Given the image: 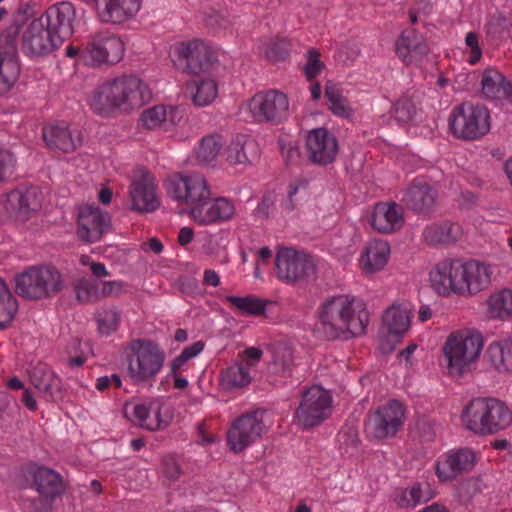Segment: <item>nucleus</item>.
Wrapping results in <instances>:
<instances>
[{
	"label": "nucleus",
	"instance_id": "5",
	"mask_svg": "<svg viewBox=\"0 0 512 512\" xmlns=\"http://www.w3.org/2000/svg\"><path fill=\"white\" fill-rule=\"evenodd\" d=\"M167 195L179 204L177 213L188 220L202 216V206L211 198L206 178L197 172L170 175L165 181Z\"/></svg>",
	"mask_w": 512,
	"mask_h": 512
},
{
	"label": "nucleus",
	"instance_id": "48",
	"mask_svg": "<svg viewBox=\"0 0 512 512\" xmlns=\"http://www.w3.org/2000/svg\"><path fill=\"white\" fill-rule=\"evenodd\" d=\"M77 224H109V213L101 210L96 204H83L78 207Z\"/></svg>",
	"mask_w": 512,
	"mask_h": 512
},
{
	"label": "nucleus",
	"instance_id": "60",
	"mask_svg": "<svg viewBox=\"0 0 512 512\" xmlns=\"http://www.w3.org/2000/svg\"><path fill=\"white\" fill-rule=\"evenodd\" d=\"M106 226H78L77 235L85 242H95L106 232Z\"/></svg>",
	"mask_w": 512,
	"mask_h": 512
},
{
	"label": "nucleus",
	"instance_id": "8",
	"mask_svg": "<svg viewBox=\"0 0 512 512\" xmlns=\"http://www.w3.org/2000/svg\"><path fill=\"white\" fill-rule=\"evenodd\" d=\"M61 284V272L52 265H33L16 277L15 291L29 300L50 297Z\"/></svg>",
	"mask_w": 512,
	"mask_h": 512
},
{
	"label": "nucleus",
	"instance_id": "16",
	"mask_svg": "<svg viewBox=\"0 0 512 512\" xmlns=\"http://www.w3.org/2000/svg\"><path fill=\"white\" fill-rule=\"evenodd\" d=\"M247 109L256 122L279 124L288 117L289 101L283 92L272 89L256 93L248 101Z\"/></svg>",
	"mask_w": 512,
	"mask_h": 512
},
{
	"label": "nucleus",
	"instance_id": "64",
	"mask_svg": "<svg viewBox=\"0 0 512 512\" xmlns=\"http://www.w3.org/2000/svg\"><path fill=\"white\" fill-rule=\"evenodd\" d=\"M204 349V343L197 341L187 347H185L180 353L187 361L200 354Z\"/></svg>",
	"mask_w": 512,
	"mask_h": 512
},
{
	"label": "nucleus",
	"instance_id": "18",
	"mask_svg": "<svg viewBox=\"0 0 512 512\" xmlns=\"http://www.w3.org/2000/svg\"><path fill=\"white\" fill-rule=\"evenodd\" d=\"M404 419L402 404L391 400L375 410L366 423V432L377 440L392 438L401 429Z\"/></svg>",
	"mask_w": 512,
	"mask_h": 512
},
{
	"label": "nucleus",
	"instance_id": "61",
	"mask_svg": "<svg viewBox=\"0 0 512 512\" xmlns=\"http://www.w3.org/2000/svg\"><path fill=\"white\" fill-rule=\"evenodd\" d=\"M275 201L276 194L274 192L265 194L255 210L257 218L263 220L268 217L271 213V207L274 205Z\"/></svg>",
	"mask_w": 512,
	"mask_h": 512
},
{
	"label": "nucleus",
	"instance_id": "45",
	"mask_svg": "<svg viewBox=\"0 0 512 512\" xmlns=\"http://www.w3.org/2000/svg\"><path fill=\"white\" fill-rule=\"evenodd\" d=\"M226 301L238 309L241 314L247 315H262L267 307V301L254 296H227Z\"/></svg>",
	"mask_w": 512,
	"mask_h": 512
},
{
	"label": "nucleus",
	"instance_id": "19",
	"mask_svg": "<svg viewBox=\"0 0 512 512\" xmlns=\"http://www.w3.org/2000/svg\"><path fill=\"white\" fill-rule=\"evenodd\" d=\"M131 207L138 212L150 213L160 206V197L154 176L145 169H138L129 186Z\"/></svg>",
	"mask_w": 512,
	"mask_h": 512
},
{
	"label": "nucleus",
	"instance_id": "44",
	"mask_svg": "<svg viewBox=\"0 0 512 512\" xmlns=\"http://www.w3.org/2000/svg\"><path fill=\"white\" fill-rule=\"evenodd\" d=\"M18 311V302L5 281L0 278V328L9 324Z\"/></svg>",
	"mask_w": 512,
	"mask_h": 512
},
{
	"label": "nucleus",
	"instance_id": "36",
	"mask_svg": "<svg viewBox=\"0 0 512 512\" xmlns=\"http://www.w3.org/2000/svg\"><path fill=\"white\" fill-rule=\"evenodd\" d=\"M488 354L498 372L512 373V338L491 343Z\"/></svg>",
	"mask_w": 512,
	"mask_h": 512
},
{
	"label": "nucleus",
	"instance_id": "59",
	"mask_svg": "<svg viewBox=\"0 0 512 512\" xmlns=\"http://www.w3.org/2000/svg\"><path fill=\"white\" fill-rule=\"evenodd\" d=\"M99 283V299L105 297H117L124 289V283L122 281H102Z\"/></svg>",
	"mask_w": 512,
	"mask_h": 512
},
{
	"label": "nucleus",
	"instance_id": "4",
	"mask_svg": "<svg viewBox=\"0 0 512 512\" xmlns=\"http://www.w3.org/2000/svg\"><path fill=\"white\" fill-rule=\"evenodd\" d=\"M482 334L474 329L451 332L442 346V362L447 373L454 378L470 373L483 349Z\"/></svg>",
	"mask_w": 512,
	"mask_h": 512
},
{
	"label": "nucleus",
	"instance_id": "13",
	"mask_svg": "<svg viewBox=\"0 0 512 512\" xmlns=\"http://www.w3.org/2000/svg\"><path fill=\"white\" fill-rule=\"evenodd\" d=\"M41 199L37 187L21 186L0 198L1 221L25 222L40 208Z\"/></svg>",
	"mask_w": 512,
	"mask_h": 512
},
{
	"label": "nucleus",
	"instance_id": "50",
	"mask_svg": "<svg viewBox=\"0 0 512 512\" xmlns=\"http://www.w3.org/2000/svg\"><path fill=\"white\" fill-rule=\"evenodd\" d=\"M43 140L50 149H62L64 141V128L59 123H49L43 127Z\"/></svg>",
	"mask_w": 512,
	"mask_h": 512
},
{
	"label": "nucleus",
	"instance_id": "33",
	"mask_svg": "<svg viewBox=\"0 0 512 512\" xmlns=\"http://www.w3.org/2000/svg\"><path fill=\"white\" fill-rule=\"evenodd\" d=\"M412 312L406 305H392L383 315V323L391 335L402 337L410 328Z\"/></svg>",
	"mask_w": 512,
	"mask_h": 512
},
{
	"label": "nucleus",
	"instance_id": "10",
	"mask_svg": "<svg viewBox=\"0 0 512 512\" xmlns=\"http://www.w3.org/2000/svg\"><path fill=\"white\" fill-rule=\"evenodd\" d=\"M452 134L459 139L475 140L490 130V115L486 107L463 102L453 108L449 116Z\"/></svg>",
	"mask_w": 512,
	"mask_h": 512
},
{
	"label": "nucleus",
	"instance_id": "2",
	"mask_svg": "<svg viewBox=\"0 0 512 512\" xmlns=\"http://www.w3.org/2000/svg\"><path fill=\"white\" fill-rule=\"evenodd\" d=\"M316 329L328 340L362 336L369 323L366 304L350 295H336L323 301L317 310Z\"/></svg>",
	"mask_w": 512,
	"mask_h": 512
},
{
	"label": "nucleus",
	"instance_id": "26",
	"mask_svg": "<svg viewBox=\"0 0 512 512\" xmlns=\"http://www.w3.org/2000/svg\"><path fill=\"white\" fill-rule=\"evenodd\" d=\"M141 3L142 0H100L97 13L103 23L121 24L138 13Z\"/></svg>",
	"mask_w": 512,
	"mask_h": 512
},
{
	"label": "nucleus",
	"instance_id": "49",
	"mask_svg": "<svg viewBox=\"0 0 512 512\" xmlns=\"http://www.w3.org/2000/svg\"><path fill=\"white\" fill-rule=\"evenodd\" d=\"M196 92L193 96V102L197 106H206L218 95L217 84L213 79H203L196 83Z\"/></svg>",
	"mask_w": 512,
	"mask_h": 512
},
{
	"label": "nucleus",
	"instance_id": "12",
	"mask_svg": "<svg viewBox=\"0 0 512 512\" xmlns=\"http://www.w3.org/2000/svg\"><path fill=\"white\" fill-rule=\"evenodd\" d=\"M332 408L331 393L319 385H312L302 391L295 418L302 429L307 430L328 419Z\"/></svg>",
	"mask_w": 512,
	"mask_h": 512
},
{
	"label": "nucleus",
	"instance_id": "20",
	"mask_svg": "<svg viewBox=\"0 0 512 512\" xmlns=\"http://www.w3.org/2000/svg\"><path fill=\"white\" fill-rule=\"evenodd\" d=\"M306 149L309 159L319 165L332 163L338 154V141L326 128H316L306 136Z\"/></svg>",
	"mask_w": 512,
	"mask_h": 512
},
{
	"label": "nucleus",
	"instance_id": "54",
	"mask_svg": "<svg viewBox=\"0 0 512 512\" xmlns=\"http://www.w3.org/2000/svg\"><path fill=\"white\" fill-rule=\"evenodd\" d=\"M307 194V181L298 179L290 183L285 209L290 212L293 210L295 203Z\"/></svg>",
	"mask_w": 512,
	"mask_h": 512
},
{
	"label": "nucleus",
	"instance_id": "35",
	"mask_svg": "<svg viewBox=\"0 0 512 512\" xmlns=\"http://www.w3.org/2000/svg\"><path fill=\"white\" fill-rule=\"evenodd\" d=\"M221 385L226 390L240 389L252 381L250 369L243 362H233L221 371Z\"/></svg>",
	"mask_w": 512,
	"mask_h": 512
},
{
	"label": "nucleus",
	"instance_id": "31",
	"mask_svg": "<svg viewBox=\"0 0 512 512\" xmlns=\"http://www.w3.org/2000/svg\"><path fill=\"white\" fill-rule=\"evenodd\" d=\"M436 191L422 180L411 184L403 196L406 206L415 212L428 213L434 205Z\"/></svg>",
	"mask_w": 512,
	"mask_h": 512
},
{
	"label": "nucleus",
	"instance_id": "6",
	"mask_svg": "<svg viewBox=\"0 0 512 512\" xmlns=\"http://www.w3.org/2000/svg\"><path fill=\"white\" fill-rule=\"evenodd\" d=\"M463 421L475 434L492 435L511 426L512 410L498 398L478 397L465 407Z\"/></svg>",
	"mask_w": 512,
	"mask_h": 512
},
{
	"label": "nucleus",
	"instance_id": "63",
	"mask_svg": "<svg viewBox=\"0 0 512 512\" xmlns=\"http://www.w3.org/2000/svg\"><path fill=\"white\" fill-rule=\"evenodd\" d=\"M263 356L262 349L258 347H248L240 355L242 362L249 369L257 365Z\"/></svg>",
	"mask_w": 512,
	"mask_h": 512
},
{
	"label": "nucleus",
	"instance_id": "43",
	"mask_svg": "<svg viewBox=\"0 0 512 512\" xmlns=\"http://www.w3.org/2000/svg\"><path fill=\"white\" fill-rule=\"evenodd\" d=\"M121 320L118 309L114 306H105L95 313L98 331L103 336H110L117 331Z\"/></svg>",
	"mask_w": 512,
	"mask_h": 512
},
{
	"label": "nucleus",
	"instance_id": "42",
	"mask_svg": "<svg viewBox=\"0 0 512 512\" xmlns=\"http://www.w3.org/2000/svg\"><path fill=\"white\" fill-rule=\"evenodd\" d=\"M272 367L276 373L286 374L294 365V352L291 345L279 341L272 345Z\"/></svg>",
	"mask_w": 512,
	"mask_h": 512
},
{
	"label": "nucleus",
	"instance_id": "32",
	"mask_svg": "<svg viewBox=\"0 0 512 512\" xmlns=\"http://www.w3.org/2000/svg\"><path fill=\"white\" fill-rule=\"evenodd\" d=\"M236 212L235 205L226 197H218L213 200L205 201L202 206V216L190 221L198 224H209L213 222H227L232 219Z\"/></svg>",
	"mask_w": 512,
	"mask_h": 512
},
{
	"label": "nucleus",
	"instance_id": "27",
	"mask_svg": "<svg viewBox=\"0 0 512 512\" xmlns=\"http://www.w3.org/2000/svg\"><path fill=\"white\" fill-rule=\"evenodd\" d=\"M223 156L230 165L253 164L259 159L258 143L247 135H237L224 149Z\"/></svg>",
	"mask_w": 512,
	"mask_h": 512
},
{
	"label": "nucleus",
	"instance_id": "29",
	"mask_svg": "<svg viewBox=\"0 0 512 512\" xmlns=\"http://www.w3.org/2000/svg\"><path fill=\"white\" fill-rule=\"evenodd\" d=\"M481 94L489 100H503L512 96V84L498 69L488 67L481 73Z\"/></svg>",
	"mask_w": 512,
	"mask_h": 512
},
{
	"label": "nucleus",
	"instance_id": "55",
	"mask_svg": "<svg viewBox=\"0 0 512 512\" xmlns=\"http://www.w3.org/2000/svg\"><path fill=\"white\" fill-rule=\"evenodd\" d=\"M324 68V63L319 59V52L315 49H310L307 52V61L304 66V74L306 78L311 81L317 77Z\"/></svg>",
	"mask_w": 512,
	"mask_h": 512
},
{
	"label": "nucleus",
	"instance_id": "52",
	"mask_svg": "<svg viewBox=\"0 0 512 512\" xmlns=\"http://www.w3.org/2000/svg\"><path fill=\"white\" fill-rule=\"evenodd\" d=\"M358 240L355 226H342L332 239V246L337 250L349 249Z\"/></svg>",
	"mask_w": 512,
	"mask_h": 512
},
{
	"label": "nucleus",
	"instance_id": "58",
	"mask_svg": "<svg viewBox=\"0 0 512 512\" xmlns=\"http://www.w3.org/2000/svg\"><path fill=\"white\" fill-rule=\"evenodd\" d=\"M487 34L494 39H502L508 36L507 21L500 17H492L486 26Z\"/></svg>",
	"mask_w": 512,
	"mask_h": 512
},
{
	"label": "nucleus",
	"instance_id": "53",
	"mask_svg": "<svg viewBox=\"0 0 512 512\" xmlns=\"http://www.w3.org/2000/svg\"><path fill=\"white\" fill-rule=\"evenodd\" d=\"M479 34L476 32H468L465 36L466 45V61L470 65L477 64L482 57V48L479 43Z\"/></svg>",
	"mask_w": 512,
	"mask_h": 512
},
{
	"label": "nucleus",
	"instance_id": "22",
	"mask_svg": "<svg viewBox=\"0 0 512 512\" xmlns=\"http://www.w3.org/2000/svg\"><path fill=\"white\" fill-rule=\"evenodd\" d=\"M463 297L473 296L487 289L492 281L494 267L492 264L476 260L461 259Z\"/></svg>",
	"mask_w": 512,
	"mask_h": 512
},
{
	"label": "nucleus",
	"instance_id": "9",
	"mask_svg": "<svg viewBox=\"0 0 512 512\" xmlns=\"http://www.w3.org/2000/svg\"><path fill=\"white\" fill-rule=\"evenodd\" d=\"M124 54V43L122 40L110 33H99L89 45L81 50L70 45L66 48V57L74 59L78 65L83 62L85 65L116 64Z\"/></svg>",
	"mask_w": 512,
	"mask_h": 512
},
{
	"label": "nucleus",
	"instance_id": "11",
	"mask_svg": "<svg viewBox=\"0 0 512 512\" xmlns=\"http://www.w3.org/2000/svg\"><path fill=\"white\" fill-rule=\"evenodd\" d=\"M275 270L279 280L295 284L315 278L317 263L315 258L304 250L281 246L276 253Z\"/></svg>",
	"mask_w": 512,
	"mask_h": 512
},
{
	"label": "nucleus",
	"instance_id": "3",
	"mask_svg": "<svg viewBox=\"0 0 512 512\" xmlns=\"http://www.w3.org/2000/svg\"><path fill=\"white\" fill-rule=\"evenodd\" d=\"M152 97L148 85L138 76L120 75L104 81L92 93L89 105L92 111L108 117L128 114L139 109Z\"/></svg>",
	"mask_w": 512,
	"mask_h": 512
},
{
	"label": "nucleus",
	"instance_id": "1",
	"mask_svg": "<svg viewBox=\"0 0 512 512\" xmlns=\"http://www.w3.org/2000/svg\"><path fill=\"white\" fill-rule=\"evenodd\" d=\"M64 22V2L50 6L39 18L17 14L0 35V95L16 83L20 65L16 40L21 34L22 50L30 56L52 52L62 43L60 30Z\"/></svg>",
	"mask_w": 512,
	"mask_h": 512
},
{
	"label": "nucleus",
	"instance_id": "46",
	"mask_svg": "<svg viewBox=\"0 0 512 512\" xmlns=\"http://www.w3.org/2000/svg\"><path fill=\"white\" fill-rule=\"evenodd\" d=\"M222 145V137L218 134L204 137L196 151L197 160L200 163H211L218 156Z\"/></svg>",
	"mask_w": 512,
	"mask_h": 512
},
{
	"label": "nucleus",
	"instance_id": "17",
	"mask_svg": "<svg viewBox=\"0 0 512 512\" xmlns=\"http://www.w3.org/2000/svg\"><path fill=\"white\" fill-rule=\"evenodd\" d=\"M124 413L132 423L150 431L168 426L172 419L169 407L159 399L126 403Z\"/></svg>",
	"mask_w": 512,
	"mask_h": 512
},
{
	"label": "nucleus",
	"instance_id": "34",
	"mask_svg": "<svg viewBox=\"0 0 512 512\" xmlns=\"http://www.w3.org/2000/svg\"><path fill=\"white\" fill-rule=\"evenodd\" d=\"M462 235V226H426L422 233L424 242L431 247L454 244Z\"/></svg>",
	"mask_w": 512,
	"mask_h": 512
},
{
	"label": "nucleus",
	"instance_id": "37",
	"mask_svg": "<svg viewBox=\"0 0 512 512\" xmlns=\"http://www.w3.org/2000/svg\"><path fill=\"white\" fill-rule=\"evenodd\" d=\"M403 220V209L395 202L377 203L369 213L367 224H397Z\"/></svg>",
	"mask_w": 512,
	"mask_h": 512
},
{
	"label": "nucleus",
	"instance_id": "28",
	"mask_svg": "<svg viewBox=\"0 0 512 512\" xmlns=\"http://www.w3.org/2000/svg\"><path fill=\"white\" fill-rule=\"evenodd\" d=\"M180 119L178 108L170 105H155L142 111L139 125L147 130L163 129L167 131Z\"/></svg>",
	"mask_w": 512,
	"mask_h": 512
},
{
	"label": "nucleus",
	"instance_id": "41",
	"mask_svg": "<svg viewBox=\"0 0 512 512\" xmlns=\"http://www.w3.org/2000/svg\"><path fill=\"white\" fill-rule=\"evenodd\" d=\"M31 382L36 389L48 393L51 396L60 392V378L46 366H38L34 368L31 374Z\"/></svg>",
	"mask_w": 512,
	"mask_h": 512
},
{
	"label": "nucleus",
	"instance_id": "23",
	"mask_svg": "<svg viewBox=\"0 0 512 512\" xmlns=\"http://www.w3.org/2000/svg\"><path fill=\"white\" fill-rule=\"evenodd\" d=\"M22 474L26 485L35 489L40 495L53 499L59 494L62 478L55 470L30 463L23 469Z\"/></svg>",
	"mask_w": 512,
	"mask_h": 512
},
{
	"label": "nucleus",
	"instance_id": "14",
	"mask_svg": "<svg viewBox=\"0 0 512 512\" xmlns=\"http://www.w3.org/2000/svg\"><path fill=\"white\" fill-rule=\"evenodd\" d=\"M461 259L443 258L428 272V286L437 296L449 298L463 296Z\"/></svg>",
	"mask_w": 512,
	"mask_h": 512
},
{
	"label": "nucleus",
	"instance_id": "24",
	"mask_svg": "<svg viewBox=\"0 0 512 512\" xmlns=\"http://www.w3.org/2000/svg\"><path fill=\"white\" fill-rule=\"evenodd\" d=\"M475 464V454L463 448L441 457L436 463V474L441 481H451L458 475L470 471Z\"/></svg>",
	"mask_w": 512,
	"mask_h": 512
},
{
	"label": "nucleus",
	"instance_id": "62",
	"mask_svg": "<svg viewBox=\"0 0 512 512\" xmlns=\"http://www.w3.org/2000/svg\"><path fill=\"white\" fill-rule=\"evenodd\" d=\"M403 500L407 506L415 507L422 502L428 501L429 497L423 496L420 485L415 484L404 493Z\"/></svg>",
	"mask_w": 512,
	"mask_h": 512
},
{
	"label": "nucleus",
	"instance_id": "21",
	"mask_svg": "<svg viewBox=\"0 0 512 512\" xmlns=\"http://www.w3.org/2000/svg\"><path fill=\"white\" fill-rule=\"evenodd\" d=\"M178 60L184 62L182 69L190 74L207 70L214 60V53L203 41L193 40L181 43L175 48Z\"/></svg>",
	"mask_w": 512,
	"mask_h": 512
},
{
	"label": "nucleus",
	"instance_id": "7",
	"mask_svg": "<svg viewBox=\"0 0 512 512\" xmlns=\"http://www.w3.org/2000/svg\"><path fill=\"white\" fill-rule=\"evenodd\" d=\"M127 372L135 383L154 380L163 368L165 353L158 344L136 339L129 344Z\"/></svg>",
	"mask_w": 512,
	"mask_h": 512
},
{
	"label": "nucleus",
	"instance_id": "40",
	"mask_svg": "<svg viewBox=\"0 0 512 512\" xmlns=\"http://www.w3.org/2000/svg\"><path fill=\"white\" fill-rule=\"evenodd\" d=\"M487 313L493 319L512 317V290L504 289L487 299Z\"/></svg>",
	"mask_w": 512,
	"mask_h": 512
},
{
	"label": "nucleus",
	"instance_id": "25",
	"mask_svg": "<svg viewBox=\"0 0 512 512\" xmlns=\"http://www.w3.org/2000/svg\"><path fill=\"white\" fill-rule=\"evenodd\" d=\"M428 52L425 38L414 29L404 30L396 41V54L406 65L418 64Z\"/></svg>",
	"mask_w": 512,
	"mask_h": 512
},
{
	"label": "nucleus",
	"instance_id": "15",
	"mask_svg": "<svg viewBox=\"0 0 512 512\" xmlns=\"http://www.w3.org/2000/svg\"><path fill=\"white\" fill-rule=\"evenodd\" d=\"M264 414L259 409L249 411L231 423L227 432V444L233 452L240 453L262 438L266 432Z\"/></svg>",
	"mask_w": 512,
	"mask_h": 512
},
{
	"label": "nucleus",
	"instance_id": "47",
	"mask_svg": "<svg viewBox=\"0 0 512 512\" xmlns=\"http://www.w3.org/2000/svg\"><path fill=\"white\" fill-rule=\"evenodd\" d=\"M289 50V43L283 38L270 39L259 46V52L272 62L286 59Z\"/></svg>",
	"mask_w": 512,
	"mask_h": 512
},
{
	"label": "nucleus",
	"instance_id": "57",
	"mask_svg": "<svg viewBox=\"0 0 512 512\" xmlns=\"http://www.w3.org/2000/svg\"><path fill=\"white\" fill-rule=\"evenodd\" d=\"M16 158L13 153L0 147V181L10 177L15 169Z\"/></svg>",
	"mask_w": 512,
	"mask_h": 512
},
{
	"label": "nucleus",
	"instance_id": "39",
	"mask_svg": "<svg viewBox=\"0 0 512 512\" xmlns=\"http://www.w3.org/2000/svg\"><path fill=\"white\" fill-rule=\"evenodd\" d=\"M325 99L329 110L336 116L348 118L352 109L348 100L343 96L341 87L332 82L327 81L325 85Z\"/></svg>",
	"mask_w": 512,
	"mask_h": 512
},
{
	"label": "nucleus",
	"instance_id": "51",
	"mask_svg": "<svg viewBox=\"0 0 512 512\" xmlns=\"http://www.w3.org/2000/svg\"><path fill=\"white\" fill-rule=\"evenodd\" d=\"M76 299L81 304L90 303L99 299V283L96 281H82L75 286Z\"/></svg>",
	"mask_w": 512,
	"mask_h": 512
},
{
	"label": "nucleus",
	"instance_id": "30",
	"mask_svg": "<svg viewBox=\"0 0 512 512\" xmlns=\"http://www.w3.org/2000/svg\"><path fill=\"white\" fill-rule=\"evenodd\" d=\"M390 256V246L386 241L374 239L365 247L360 266L364 274L372 275L384 269Z\"/></svg>",
	"mask_w": 512,
	"mask_h": 512
},
{
	"label": "nucleus",
	"instance_id": "56",
	"mask_svg": "<svg viewBox=\"0 0 512 512\" xmlns=\"http://www.w3.org/2000/svg\"><path fill=\"white\" fill-rule=\"evenodd\" d=\"M160 473L169 481H176L182 474V468L173 456H167L162 460Z\"/></svg>",
	"mask_w": 512,
	"mask_h": 512
},
{
	"label": "nucleus",
	"instance_id": "38",
	"mask_svg": "<svg viewBox=\"0 0 512 512\" xmlns=\"http://www.w3.org/2000/svg\"><path fill=\"white\" fill-rule=\"evenodd\" d=\"M420 93L408 90L394 104V114L397 121L407 123L412 121L420 109Z\"/></svg>",
	"mask_w": 512,
	"mask_h": 512
}]
</instances>
